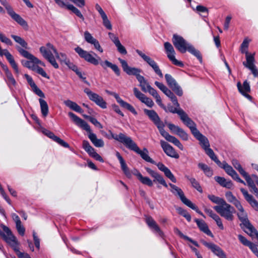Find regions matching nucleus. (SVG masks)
<instances>
[{"instance_id": "obj_1", "label": "nucleus", "mask_w": 258, "mask_h": 258, "mask_svg": "<svg viewBox=\"0 0 258 258\" xmlns=\"http://www.w3.org/2000/svg\"><path fill=\"white\" fill-rule=\"evenodd\" d=\"M109 132L111 137H109L103 133H102V134L109 139L112 138L119 142L122 143L128 149L132 150L140 155L141 158L146 162L152 164H156V162L149 156L148 150L145 148H144L143 150H141L136 143L133 141L131 137H127L122 133H119L118 135H115L113 134L110 130L109 131Z\"/></svg>"}, {"instance_id": "obj_2", "label": "nucleus", "mask_w": 258, "mask_h": 258, "mask_svg": "<svg viewBox=\"0 0 258 258\" xmlns=\"http://www.w3.org/2000/svg\"><path fill=\"white\" fill-rule=\"evenodd\" d=\"M75 50L81 58L84 59L86 61L95 66H97L100 63L103 69L105 70L107 68H109L114 72L117 76H120V69L116 64H113L107 60H105L103 61H100L101 60L100 57L97 56L96 53H94V54L97 58L94 57L90 52L83 49L79 46L76 47Z\"/></svg>"}, {"instance_id": "obj_3", "label": "nucleus", "mask_w": 258, "mask_h": 258, "mask_svg": "<svg viewBox=\"0 0 258 258\" xmlns=\"http://www.w3.org/2000/svg\"><path fill=\"white\" fill-rule=\"evenodd\" d=\"M145 114L149 117L150 119L153 121L155 125L158 128L160 134L168 142L172 143L175 146H177L180 150H183V146L180 141L175 137L171 136L168 133L166 132L164 127L165 125L161 120L159 115L154 110H148L145 109L144 110Z\"/></svg>"}, {"instance_id": "obj_4", "label": "nucleus", "mask_w": 258, "mask_h": 258, "mask_svg": "<svg viewBox=\"0 0 258 258\" xmlns=\"http://www.w3.org/2000/svg\"><path fill=\"white\" fill-rule=\"evenodd\" d=\"M68 115L77 126L88 133V137L94 146L98 148L104 146V143L103 140L97 138L96 135L92 132L90 125L85 120L72 112H69Z\"/></svg>"}, {"instance_id": "obj_5", "label": "nucleus", "mask_w": 258, "mask_h": 258, "mask_svg": "<svg viewBox=\"0 0 258 258\" xmlns=\"http://www.w3.org/2000/svg\"><path fill=\"white\" fill-rule=\"evenodd\" d=\"M1 227L3 231H0V235L16 252L18 257L31 258L28 254L21 252L19 251V243L17 238L13 235L10 228L4 225H2Z\"/></svg>"}, {"instance_id": "obj_6", "label": "nucleus", "mask_w": 258, "mask_h": 258, "mask_svg": "<svg viewBox=\"0 0 258 258\" xmlns=\"http://www.w3.org/2000/svg\"><path fill=\"white\" fill-rule=\"evenodd\" d=\"M171 189L170 191L175 196L178 197L181 201L186 206L189 207L191 209L195 210L197 213L200 214L204 218H206L204 214L199 210L198 207L194 204L189 200L187 199L184 196V192L182 190L177 186L172 184L169 183Z\"/></svg>"}, {"instance_id": "obj_7", "label": "nucleus", "mask_w": 258, "mask_h": 258, "mask_svg": "<svg viewBox=\"0 0 258 258\" xmlns=\"http://www.w3.org/2000/svg\"><path fill=\"white\" fill-rule=\"evenodd\" d=\"M213 209L222 217L227 221H232L234 219L233 214L235 212L234 208L229 204L225 202L222 205H217Z\"/></svg>"}, {"instance_id": "obj_8", "label": "nucleus", "mask_w": 258, "mask_h": 258, "mask_svg": "<svg viewBox=\"0 0 258 258\" xmlns=\"http://www.w3.org/2000/svg\"><path fill=\"white\" fill-rule=\"evenodd\" d=\"M239 220L242 223L244 226L245 230V231L250 236H252L254 232H255L256 230L251 224L248 219L247 214L243 208H241L238 210L237 214Z\"/></svg>"}, {"instance_id": "obj_9", "label": "nucleus", "mask_w": 258, "mask_h": 258, "mask_svg": "<svg viewBox=\"0 0 258 258\" xmlns=\"http://www.w3.org/2000/svg\"><path fill=\"white\" fill-rule=\"evenodd\" d=\"M200 142L202 148L205 153L213 160L216 158V155L212 149L210 148V143L208 138L202 135L200 132L194 136Z\"/></svg>"}, {"instance_id": "obj_10", "label": "nucleus", "mask_w": 258, "mask_h": 258, "mask_svg": "<svg viewBox=\"0 0 258 258\" xmlns=\"http://www.w3.org/2000/svg\"><path fill=\"white\" fill-rule=\"evenodd\" d=\"M213 160L218 165V166L224 169L225 172L233 179L236 180L237 182L242 183L244 185L246 184L245 182L239 178L238 174L232 168V167L230 165H228L225 161L221 162L217 156L216 157V158H214Z\"/></svg>"}, {"instance_id": "obj_11", "label": "nucleus", "mask_w": 258, "mask_h": 258, "mask_svg": "<svg viewBox=\"0 0 258 258\" xmlns=\"http://www.w3.org/2000/svg\"><path fill=\"white\" fill-rule=\"evenodd\" d=\"M1 4L5 7L8 14L20 25L23 27H28L27 22L23 19L19 15L16 13L11 6L9 4L7 0H0Z\"/></svg>"}, {"instance_id": "obj_12", "label": "nucleus", "mask_w": 258, "mask_h": 258, "mask_svg": "<svg viewBox=\"0 0 258 258\" xmlns=\"http://www.w3.org/2000/svg\"><path fill=\"white\" fill-rule=\"evenodd\" d=\"M84 91L87 95L90 100L94 102L100 107L103 109L106 108V102L104 100L103 98L101 96L97 93L93 92L88 88H85Z\"/></svg>"}, {"instance_id": "obj_13", "label": "nucleus", "mask_w": 258, "mask_h": 258, "mask_svg": "<svg viewBox=\"0 0 258 258\" xmlns=\"http://www.w3.org/2000/svg\"><path fill=\"white\" fill-rule=\"evenodd\" d=\"M172 42L175 48L182 53L186 51L187 48L190 44L182 37L176 34L173 35Z\"/></svg>"}, {"instance_id": "obj_14", "label": "nucleus", "mask_w": 258, "mask_h": 258, "mask_svg": "<svg viewBox=\"0 0 258 258\" xmlns=\"http://www.w3.org/2000/svg\"><path fill=\"white\" fill-rule=\"evenodd\" d=\"M136 51L153 69L157 75L160 77L163 78V75L157 63L153 59L139 49H136Z\"/></svg>"}, {"instance_id": "obj_15", "label": "nucleus", "mask_w": 258, "mask_h": 258, "mask_svg": "<svg viewBox=\"0 0 258 258\" xmlns=\"http://www.w3.org/2000/svg\"><path fill=\"white\" fill-rule=\"evenodd\" d=\"M164 45L167 57L169 60L171 61L174 65L183 67L184 64L182 62L176 59L175 57V51L171 44L168 42H166L164 43Z\"/></svg>"}, {"instance_id": "obj_16", "label": "nucleus", "mask_w": 258, "mask_h": 258, "mask_svg": "<svg viewBox=\"0 0 258 258\" xmlns=\"http://www.w3.org/2000/svg\"><path fill=\"white\" fill-rule=\"evenodd\" d=\"M39 51L45 59L49 58V57L54 55L53 53L56 57H59L58 52L57 51V50L50 43H47L45 46H41L39 48Z\"/></svg>"}, {"instance_id": "obj_17", "label": "nucleus", "mask_w": 258, "mask_h": 258, "mask_svg": "<svg viewBox=\"0 0 258 258\" xmlns=\"http://www.w3.org/2000/svg\"><path fill=\"white\" fill-rule=\"evenodd\" d=\"M165 78L169 87L174 91L177 95L181 96L183 91L181 87L178 85L175 80L170 74H166Z\"/></svg>"}, {"instance_id": "obj_18", "label": "nucleus", "mask_w": 258, "mask_h": 258, "mask_svg": "<svg viewBox=\"0 0 258 258\" xmlns=\"http://www.w3.org/2000/svg\"><path fill=\"white\" fill-rule=\"evenodd\" d=\"M106 92L110 95L113 96L116 99L117 103H118L120 105L126 109H127L128 111L131 112L133 114L136 115H137L138 113L135 108L130 104L128 103L127 102L123 101L117 94V93L111 92L108 90H106Z\"/></svg>"}, {"instance_id": "obj_19", "label": "nucleus", "mask_w": 258, "mask_h": 258, "mask_svg": "<svg viewBox=\"0 0 258 258\" xmlns=\"http://www.w3.org/2000/svg\"><path fill=\"white\" fill-rule=\"evenodd\" d=\"M118 60L121 64L122 69L124 72H125L128 75H134L135 76L137 79L139 77L142 76L140 75L141 72V70L137 68H132L128 66L127 62L121 58H119Z\"/></svg>"}, {"instance_id": "obj_20", "label": "nucleus", "mask_w": 258, "mask_h": 258, "mask_svg": "<svg viewBox=\"0 0 258 258\" xmlns=\"http://www.w3.org/2000/svg\"><path fill=\"white\" fill-rule=\"evenodd\" d=\"M16 49L22 56L31 60L32 63L35 64H39L43 67L45 66V64L43 62L39 60L33 54L29 53L28 51L23 49L19 46H16Z\"/></svg>"}, {"instance_id": "obj_21", "label": "nucleus", "mask_w": 258, "mask_h": 258, "mask_svg": "<svg viewBox=\"0 0 258 258\" xmlns=\"http://www.w3.org/2000/svg\"><path fill=\"white\" fill-rule=\"evenodd\" d=\"M160 145L164 152L167 156L175 159H178L179 158V154L168 143L163 140H161Z\"/></svg>"}, {"instance_id": "obj_22", "label": "nucleus", "mask_w": 258, "mask_h": 258, "mask_svg": "<svg viewBox=\"0 0 258 258\" xmlns=\"http://www.w3.org/2000/svg\"><path fill=\"white\" fill-rule=\"evenodd\" d=\"M183 123L189 128L192 134L195 136L199 132L197 129L196 124L188 116L185 112L180 117Z\"/></svg>"}, {"instance_id": "obj_23", "label": "nucleus", "mask_w": 258, "mask_h": 258, "mask_svg": "<svg viewBox=\"0 0 258 258\" xmlns=\"http://www.w3.org/2000/svg\"><path fill=\"white\" fill-rule=\"evenodd\" d=\"M42 132L47 137L52 139L61 146L65 148H69V145L63 140L56 136L52 132L45 128H42Z\"/></svg>"}, {"instance_id": "obj_24", "label": "nucleus", "mask_w": 258, "mask_h": 258, "mask_svg": "<svg viewBox=\"0 0 258 258\" xmlns=\"http://www.w3.org/2000/svg\"><path fill=\"white\" fill-rule=\"evenodd\" d=\"M84 39L87 42L93 45L94 48L100 52H103V50L101 47L99 41L96 39L94 38L90 32L86 31L84 32Z\"/></svg>"}, {"instance_id": "obj_25", "label": "nucleus", "mask_w": 258, "mask_h": 258, "mask_svg": "<svg viewBox=\"0 0 258 258\" xmlns=\"http://www.w3.org/2000/svg\"><path fill=\"white\" fill-rule=\"evenodd\" d=\"M237 87L239 92L246 98L251 99V97L247 94L250 91V88L249 83L247 80L244 81L242 86L240 82H238L237 84Z\"/></svg>"}, {"instance_id": "obj_26", "label": "nucleus", "mask_w": 258, "mask_h": 258, "mask_svg": "<svg viewBox=\"0 0 258 258\" xmlns=\"http://www.w3.org/2000/svg\"><path fill=\"white\" fill-rule=\"evenodd\" d=\"M146 170L147 172L152 177L154 178L153 180V182H157L163 185L165 187H168V185L166 183L165 179L164 178L160 175L157 172L154 171L152 169L149 168H146Z\"/></svg>"}, {"instance_id": "obj_27", "label": "nucleus", "mask_w": 258, "mask_h": 258, "mask_svg": "<svg viewBox=\"0 0 258 258\" xmlns=\"http://www.w3.org/2000/svg\"><path fill=\"white\" fill-rule=\"evenodd\" d=\"M146 222L152 230L157 232L160 237H162L163 236V232L161 230L156 221L151 217H147L146 218Z\"/></svg>"}, {"instance_id": "obj_28", "label": "nucleus", "mask_w": 258, "mask_h": 258, "mask_svg": "<svg viewBox=\"0 0 258 258\" xmlns=\"http://www.w3.org/2000/svg\"><path fill=\"white\" fill-rule=\"evenodd\" d=\"M254 57L247 56L246 61L243 62V64L244 67L249 69L254 77L258 76V71L254 64Z\"/></svg>"}, {"instance_id": "obj_29", "label": "nucleus", "mask_w": 258, "mask_h": 258, "mask_svg": "<svg viewBox=\"0 0 258 258\" xmlns=\"http://www.w3.org/2000/svg\"><path fill=\"white\" fill-rule=\"evenodd\" d=\"M158 167V169L161 171L163 172L165 175L171 181L174 183L176 182V179L171 172L170 169L165 166L162 163L159 162L155 164Z\"/></svg>"}, {"instance_id": "obj_30", "label": "nucleus", "mask_w": 258, "mask_h": 258, "mask_svg": "<svg viewBox=\"0 0 258 258\" xmlns=\"http://www.w3.org/2000/svg\"><path fill=\"white\" fill-rule=\"evenodd\" d=\"M245 200L256 211H258V202L253 198L252 196L249 195L248 191L243 188H240Z\"/></svg>"}, {"instance_id": "obj_31", "label": "nucleus", "mask_w": 258, "mask_h": 258, "mask_svg": "<svg viewBox=\"0 0 258 258\" xmlns=\"http://www.w3.org/2000/svg\"><path fill=\"white\" fill-rule=\"evenodd\" d=\"M116 156L118 158L119 163L120 164V166L121 170H122L123 173L125 175V176L128 178H131L132 177V172L128 168L125 161L124 160L122 157L120 155V153L118 152H116Z\"/></svg>"}, {"instance_id": "obj_32", "label": "nucleus", "mask_w": 258, "mask_h": 258, "mask_svg": "<svg viewBox=\"0 0 258 258\" xmlns=\"http://www.w3.org/2000/svg\"><path fill=\"white\" fill-rule=\"evenodd\" d=\"M206 245L219 258H227L224 251L218 245L212 243H207Z\"/></svg>"}, {"instance_id": "obj_33", "label": "nucleus", "mask_w": 258, "mask_h": 258, "mask_svg": "<svg viewBox=\"0 0 258 258\" xmlns=\"http://www.w3.org/2000/svg\"><path fill=\"white\" fill-rule=\"evenodd\" d=\"M148 87L149 88L147 90V92L155 98L156 103L165 111H166V106L162 103L161 98L160 95L158 94L157 91L151 86H149Z\"/></svg>"}, {"instance_id": "obj_34", "label": "nucleus", "mask_w": 258, "mask_h": 258, "mask_svg": "<svg viewBox=\"0 0 258 258\" xmlns=\"http://www.w3.org/2000/svg\"><path fill=\"white\" fill-rule=\"evenodd\" d=\"M195 221L196 222L198 227L202 231H203V232H204L209 236H210L211 237L213 236V234L209 229L207 224L204 220L195 219Z\"/></svg>"}, {"instance_id": "obj_35", "label": "nucleus", "mask_w": 258, "mask_h": 258, "mask_svg": "<svg viewBox=\"0 0 258 258\" xmlns=\"http://www.w3.org/2000/svg\"><path fill=\"white\" fill-rule=\"evenodd\" d=\"M246 181L247 184L250 188V191L253 192L255 196H258V189L255 186V178L253 180L247 173L246 175L243 176Z\"/></svg>"}, {"instance_id": "obj_36", "label": "nucleus", "mask_w": 258, "mask_h": 258, "mask_svg": "<svg viewBox=\"0 0 258 258\" xmlns=\"http://www.w3.org/2000/svg\"><path fill=\"white\" fill-rule=\"evenodd\" d=\"M63 103L67 107L77 112L80 113H82L83 112V110L81 107L76 102H73L71 100H65Z\"/></svg>"}, {"instance_id": "obj_37", "label": "nucleus", "mask_w": 258, "mask_h": 258, "mask_svg": "<svg viewBox=\"0 0 258 258\" xmlns=\"http://www.w3.org/2000/svg\"><path fill=\"white\" fill-rule=\"evenodd\" d=\"M250 40L248 39L247 38H245L242 43H241V52L243 53H245V56H246V60H247V56H253L254 57V54L255 53H253V54H250L248 52L247 50V49L248 47V45H249V43L250 42Z\"/></svg>"}, {"instance_id": "obj_38", "label": "nucleus", "mask_w": 258, "mask_h": 258, "mask_svg": "<svg viewBox=\"0 0 258 258\" xmlns=\"http://www.w3.org/2000/svg\"><path fill=\"white\" fill-rule=\"evenodd\" d=\"M215 180L221 186L228 188L232 186V183L231 180H227L225 178L220 176H215Z\"/></svg>"}, {"instance_id": "obj_39", "label": "nucleus", "mask_w": 258, "mask_h": 258, "mask_svg": "<svg viewBox=\"0 0 258 258\" xmlns=\"http://www.w3.org/2000/svg\"><path fill=\"white\" fill-rule=\"evenodd\" d=\"M166 112L169 111L172 113H177L179 117H180L182 114L185 112V111L182 109L180 107V105L179 104V107H177L175 106V107H173L170 104H168L167 107H166Z\"/></svg>"}, {"instance_id": "obj_40", "label": "nucleus", "mask_w": 258, "mask_h": 258, "mask_svg": "<svg viewBox=\"0 0 258 258\" xmlns=\"http://www.w3.org/2000/svg\"><path fill=\"white\" fill-rule=\"evenodd\" d=\"M185 177L190 181L191 186L196 188L198 191L202 193L203 192V189L202 187L201 186L199 182L195 178L190 177L188 175H185Z\"/></svg>"}, {"instance_id": "obj_41", "label": "nucleus", "mask_w": 258, "mask_h": 258, "mask_svg": "<svg viewBox=\"0 0 258 258\" xmlns=\"http://www.w3.org/2000/svg\"><path fill=\"white\" fill-rule=\"evenodd\" d=\"M186 51L196 56L201 62H202V56L200 52L198 50L196 49L191 44H189L188 46Z\"/></svg>"}, {"instance_id": "obj_42", "label": "nucleus", "mask_w": 258, "mask_h": 258, "mask_svg": "<svg viewBox=\"0 0 258 258\" xmlns=\"http://www.w3.org/2000/svg\"><path fill=\"white\" fill-rule=\"evenodd\" d=\"M186 51L196 56L201 62H202V56L200 52L198 50L196 49L191 44H189L188 46Z\"/></svg>"}, {"instance_id": "obj_43", "label": "nucleus", "mask_w": 258, "mask_h": 258, "mask_svg": "<svg viewBox=\"0 0 258 258\" xmlns=\"http://www.w3.org/2000/svg\"><path fill=\"white\" fill-rule=\"evenodd\" d=\"M39 102L40 105L41 113L44 117H46L48 113V106L47 102L43 99L40 98Z\"/></svg>"}, {"instance_id": "obj_44", "label": "nucleus", "mask_w": 258, "mask_h": 258, "mask_svg": "<svg viewBox=\"0 0 258 258\" xmlns=\"http://www.w3.org/2000/svg\"><path fill=\"white\" fill-rule=\"evenodd\" d=\"M83 148L91 157L96 152L95 150L90 145L88 141L84 140L82 144Z\"/></svg>"}, {"instance_id": "obj_45", "label": "nucleus", "mask_w": 258, "mask_h": 258, "mask_svg": "<svg viewBox=\"0 0 258 258\" xmlns=\"http://www.w3.org/2000/svg\"><path fill=\"white\" fill-rule=\"evenodd\" d=\"M138 81L140 83V86L142 90L144 92H147V90L149 88L148 86H150L147 81L145 80L143 76L138 78Z\"/></svg>"}, {"instance_id": "obj_46", "label": "nucleus", "mask_w": 258, "mask_h": 258, "mask_svg": "<svg viewBox=\"0 0 258 258\" xmlns=\"http://www.w3.org/2000/svg\"><path fill=\"white\" fill-rule=\"evenodd\" d=\"M174 232L176 234L178 235L181 238L190 242L196 246H199V244L197 241H194L189 237L184 235L177 228L175 227L174 228Z\"/></svg>"}, {"instance_id": "obj_47", "label": "nucleus", "mask_w": 258, "mask_h": 258, "mask_svg": "<svg viewBox=\"0 0 258 258\" xmlns=\"http://www.w3.org/2000/svg\"><path fill=\"white\" fill-rule=\"evenodd\" d=\"M11 37L15 40L16 42L18 43L21 46L25 49H28V43L25 41V40L21 37L20 36L11 35Z\"/></svg>"}, {"instance_id": "obj_48", "label": "nucleus", "mask_w": 258, "mask_h": 258, "mask_svg": "<svg viewBox=\"0 0 258 258\" xmlns=\"http://www.w3.org/2000/svg\"><path fill=\"white\" fill-rule=\"evenodd\" d=\"M164 93L170 99L171 101L175 106L179 107V103L178 102L177 99L170 90L168 88Z\"/></svg>"}, {"instance_id": "obj_49", "label": "nucleus", "mask_w": 258, "mask_h": 258, "mask_svg": "<svg viewBox=\"0 0 258 258\" xmlns=\"http://www.w3.org/2000/svg\"><path fill=\"white\" fill-rule=\"evenodd\" d=\"M198 167L201 169L204 173L208 177H211L213 175V171L206 164L200 163L198 164Z\"/></svg>"}, {"instance_id": "obj_50", "label": "nucleus", "mask_w": 258, "mask_h": 258, "mask_svg": "<svg viewBox=\"0 0 258 258\" xmlns=\"http://www.w3.org/2000/svg\"><path fill=\"white\" fill-rule=\"evenodd\" d=\"M208 198L211 202L218 205H222L226 202L223 199L213 195H209Z\"/></svg>"}, {"instance_id": "obj_51", "label": "nucleus", "mask_w": 258, "mask_h": 258, "mask_svg": "<svg viewBox=\"0 0 258 258\" xmlns=\"http://www.w3.org/2000/svg\"><path fill=\"white\" fill-rule=\"evenodd\" d=\"M138 179L144 184L149 186H152L153 181H152L148 177H144L141 174H138Z\"/></svg>"}, {"instance_id": "obj_52", "label": "nucleus", "mask_w": 258, "mask_h": 258, "mask_svg": "<svg viewBox=\"0 0 258 258\" xmlns=\"http://www.w3.org/2000/svg\"><path fill=\"white\" fill-rule=\"evenodd\" d=\"M67 8L76 14L78 17L81 19L82 21L84 20V17L81 14L80 10L73 5H68V6H67Z\"/></svg>"}, {"instance_id": "obj_53", "label": "nucleus", "mask_w": 258, "mask_h": 258, "mask_svg": "<svg viewBox=\"0 0 258 258\" xmlns=\"http://www.w3.org/2000/svg\"><path fill=\"white\" fill-rule=\"evenodd\" d=\"M232 165L234 168L238 171V172L242 176L246 175L247 173L246 172L245 170L242 168L240 164L237 160H233L232 161Z\"/></svg>"}, {"instance_id": "obj_54", "label": "nucleus", "mask_w": 258, "mask_h": 258, "mask_svg": "<svg viewBox=\"0 0 258 258\" xmlns=\"http://www.w3.org/2000/svg\"><path fill=\"white\" fill-rule=\"evenodd\" d=\"M176 210L178 214L184 217L187 221L190 222L191 221V216L186 210L181 207H178L176 208Z\"/></svg>"}, {"instance_id": "obj_55", "label": "nucleus", "mask_w": 258, "mask_h": 258, "mask_svg": "<svg viewBox=\"0 0 258 258\" xmlns=\"http://www.w3.org/2000/svg\"><path fill=\"white\" fill-rule=\"evenodd\" d=\"M83 116L88 119L92 124H93L96 127L99 128H102V125L94 117L87 115H83Z\"/></svg>"}, {"instance_id": "obj_56", "label": "nucleus", "mask_w": 258, "mask_h": 258, "mask_svg": "<svg viewBox=\"0 0 258 258\" xmlns=\"http://www.w3.org/2000/svg\"><path fill=\"white\" fill-rule=\"evenodd\" d=\"M103 21V24L104 26L108 30L112 29V25L110 21L108 20L106 14L103 15L101 16Z\"/></svg>"}, {"instance_id": "obj_57", "label": "nucleus", "mask_w": 258, "mask_h": 258, "mask_svg": "<svg viewBox=\"0 0 258 258\" xmlns=\"http://www.w3.org/2000/svg\"><path fill=\"white\" fill-rule=\"evenodd\" d=\"M6 76L8 79L7 84L8 86L11 87V86H15L16 85V82L11 72H10L7 74Z\"/></svg>"}, {"instance_id": "obj_58", "label": "nucleus", "mask_w": 258, "mask_h": 258, "mask_svg": "<svg viewBox=\"0 0 258 258\" xmlns=\"http://www.w3.org/2000/svg\"><path fill=\"white\" fill-rule=\"evenodd\" d=\"M33 71H35L37 73L41 75L44 78L49 79V77L47 75L44 70L38 66H36L35 68H33Z\"/></svg>"}, {"instance_id": "obj_59", "label": "nucleus", "mask_w": 258, "mask_h": 258, "mask_svg": "<svg viewBox=\"0 0 258 258\" xmlns=\"http://www.w3.org/2000/svg\"><path fill=\"white\" fill-rule=\"evenodd\" d=\"M116 46L118 51L122 54H126L127 51L125 47L121 44L120 41L114 44Z\"/></svg>"}, {"instance_id": "obj_60", "label": "nucleus", "mask_w": 258, "mask_h": 258, "mask_svg": "<svg viewBox=\"0 0 258 258\" xmlns=\"http://www.w3.org/2000/svg\"><path fill=\"white\" fill-rule=\"evenodd\" d=\"M0 40L3 43H5L6 44L8 45H12L13 43L12 41L7 37L6 36V35L0 32Z\"/></svg>"}, {"instance_id": "obj_61", "label": "nucleus", "mask_w": 258, "mask_h": 258, "mask_svg": "<svg viewBox=\"0 0 258 258\" xmlns=\"http://www.w3.org/2000/svg\"><path fill=\"white\" fill-rule=\"evenodd\" d=\"M133 91L135 96L141 101L146 97L145 95L140 92L137 88H134Z\"/></svg>"}, {"instance_id": "obj_62", "label": "nucleus", "mask_w": 258, "mask_h": 258, "mask_svg": "<svg viewBox=\"0 0 258 258\" xmlns=\"http://www.w3.org/2000/svg\"><path fill=\"white\" fill-rule=\"evenodd\" d=\"M133 91L135 96L141 101L146 97L145 95L140 92L137 88H134Z\"/></svg>"}, {"instance_id": "obj_63", "label": "nucleus", "mask_w": 258, "mask_h": 258, "mask_svg": "<svg viewBox=\"0 0 258 258\" xmlns=\"http://www.w3.org/2000/svg\"><path fill=\"white\" fill-rule=\"evenodd\" d=\"M176 135L184 141H187L188 139V134L181 128L178 131Z\"/></svg>"}, {"instance_id": "obj_64", "label": "nucleus", "mask_w": 258, "mask_h": 258, "mask_svg": "<svg viewBox=\"0 0 258 258\" xmlns=\"http://www.w3.org/2000/svg\"><path fill=\"white\" fill-rule=\"evenodd\" d=\"M141 102L145 103L147 106L149 107H152L154 105V103L153 100L147 96H146L144 99L142 100Z\"/></svg>"}]
</instances>
